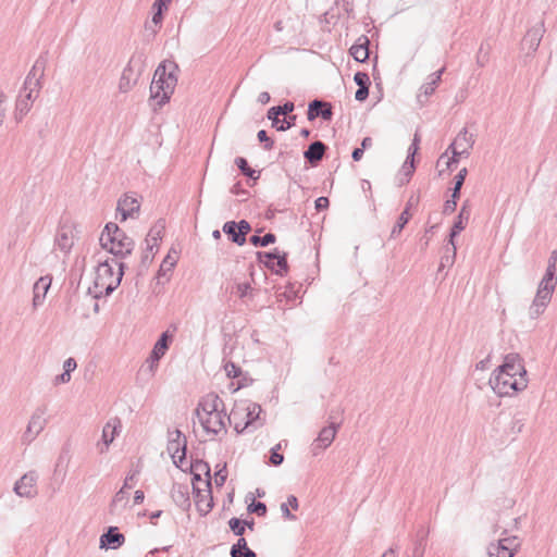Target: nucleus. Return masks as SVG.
Here are the masks:
<instances>
[{
	"mask_svg": "<svg viewBox=\"0 0 557 557\" xmlns=\"http://www.w3.org/2000/svg\"><path fill=\"white\" fill-rule=\"evenodd\" d=\"M295 120H296L295 115L288 116V119L281 117V121H280L281 124L278 125V123H277L275 127L277 131H281V132L287 131L295 124Z\"/></svg>",
	"mask_w": 557,
	"mask_h": 557,
	"instance_id": "c03bdc74",
	"label": "nucleus"
},
{
	"mask_svg": "<svg viewBox=\"0 0 557 557\" xmlns=\"http://www.w3.org/2000/svg\"><path fill=\"white\" fill-rule=\"evenodd\" d=\"M177 332L176 325H171L166 331H164L158 342L154 344L153 349L151 351L150 358L153 362H158L166 352L170 343H172L175 334Z\"/></svg>",
	"mask_w": 557,
	"mask_h": 557,
	"instance_id": "2eb2a0df",
	"label": "nucleus"
},
{
	"mask_svg": "<svg viewBox=\"0 0 557 557\" xmlns=\"http://www.w3.org/2000/svg\"><path fill=\"white\" fill-rule=\"evenodd\" d=\"M46 414V408H39L33 413L24 433L25 441L32 442L45 429L47 422Z\"/></svg>",
	"mask_w": 557,
	"mask_h": 557,
	"instance_id": "ddd939ff",
	"label": "nucleus"
},
{
	"mask_svg": "<svg viewBox=\"0 0 557 557\" xmlns=\"http://www.w3.org/2000/svg\"><path fill=\"white\" fill-rule=\"evenodd\" d=\"M163 90H161V86L153 78L150 85V99L156 101L159 107L164 104L168 100H162Z\"/></svg>",
	"mask_w": 557,
	"mask_h": 557,
	"instance_id": "4c0bfd02",
	"label": "nucleus"
},
{
	"mask_svg": "<svg viewBox=\"0 0 557 557\" xmlns=\"http://www.w3.org/2000/svg\"><path fill=\"white\" fill-rule=\"evenodd\" d=\"M51 277L49 276H42L37 280V282L34 285V298H33V305L34 307H37L40 305L50 288L51 285Z\"/></svg>",
	"mask_w": 557,
	"mask_h": 557,
	"instance_id": "4be33fe9",
	"label": "nucleus"
},
{
	"mask_svg": "<svg viewBox=\"0 0 557 557\" xmlns=\"http://www.w3.org/2000/svg\"><path fill=\"white\" fill-rule=\"evenodd\" d=\"M337 433V429L334 424L327 425L323 428L317 440L314 441L313 447L314 449L323 450L327 448L334 441Z\"/></svg>",
	"mask_w": 557,
	"mask_h": 557,
	"instance_id": "aec40b11",
	"label": "nucleus"
},
{
	"mask_svg": "<svg viewBox=\"0 0 557 557\" xmlns=\"http://www.w3.org/2000/svg\"><path fill=\"white\" fill-rule=\"evenodd\" d=\"M125 233L113 222L106 224L100 235V244H124Z\"/></svg>",
	"mask_w": 557,
	"mask_h": 557,
	"instance_id": "f3484780",
	"label": "nucleus"
},
{
	"mask_svg": "<svg viewBox=\"0 0 557 557\" xmlns=\"http://www.w3.org/2000/svg\"><path fill=\"white\" fill-rule=\"evenodd\" d=\"M257 137L259 141L264 143V149L270 150L273 147V140L269 138L267 132L264 129H261L258 132Z\"/></svg>",
	"mask_w": 557,
	"mask_h": 557,
	"instance_id": "de8ad7c7",
	"label": "nucleus"
},
{
	"mask_svg": "<svg viewBox=\"0 0 557 557\" xmlns=\"http://www.w3.org/2000/svg\"><path fill=\"white\" fill-rule=\"evenodd\" d=\"M143 72V62L140 57H132L126 67L123 70L120 82L119 90L121 92H128L136 84Z\"/></svg>",
	"mask_w": 557,
	"mask_h": 557,
	"instance_id": "1a4fd4ad",
	"label": "nucleus"
},
{
	"mask_svg": "<svg viewBox=\"0 0 557 557\" xmlns=\"http://www.w3.org/2000/svg\"><path fill=\"white\" fill-rule=\"evenodd\" d=\"M250 286L248 284H239L237 286V295L239 297H244L247 295L248 290H249Z\"/></svg>",
	"mask_w": 557,
	"mask_h": 557,
	"instance_id": "4d7b16f0",
	"label": "nucleus"
},
{
	"mask_svg": "<svg viewBox=\"0 0 557 557\" xmlns=\"http://www.w3.org/2000/svg\"><path fill=\"white\" fill-rule=\"evenodd\" d=\"M456 201H457V199H454L453 197H451V199L447 200L444 205V212L445 213L454 212L456 209Z\"/></svg>",
	"mask_w": 557,
	"mask_h": 557,
	"instance_id": "5fc2aeb1",
	"label": "nucleus"
},
{
	"mask_svg": "<svg viewBox=\"0 0 557 557\" xmlns=\"http://www.w3.org/2000/svg\"><path fill=\"white\" fill-rule=\"evenodd\" d=\"M140 208L139 201L125 195L123 198H120L116 206V216L120 215V220L126 221L128 218H134L135 214L138 213Z\"/></svg>",
	"mask_w": 557,
	"mask_h": 557,
	"instance_id": "dca6fc26",
	"label": "nucleus"
},
{
	"mask_svg": "<svg viewBox=\"0 0 557 557\" xmlns=\"http://www.w3.org/2000/svg\"><path fill=\"white\" fill-rule=\"evenodd\" d=\"M250 224L246 220L230 221L223 225V232L234 244H245L246 235L250 232Z\"/></svg>",
	"mask_w": 557,
	"mask_h": 557,
	"instance_id": "f8f14e48",
	"label": "nucleus"
},
{
	"mask_svg": "<svg viewBox=\"0 0 557 557\" xmlns=\"http://www.w3.org/2000/svg\"><path fill=\"white\" fill-rule=\"evenodd\" d=\"M153 9L156 10V12L153 13V16H152V23L158 25L162 21V12H163V10L160 9V8H153Z\"/></svg>",
	"mask_w": 557,
	"mask_h": 557,
	"instance_id": "6e6d98bb",
	"label": "nucleus"
},
{
	"mask_svg": "<svg viewBox=\"0 0 557 557\" xmlns=\"http://www.w3.org/2000/svg\"><path fill=\"white\" fill-rule=\"evenodd\" d=\"M77 364L76 361L73 358H69L64 362V372L57 376L55 382L57 383H67L71 380V372H73L76 369Z\"/></svg>",
	"mask_w": 557,
	"mask_h": 557,
	"instance_id": "72a5a7b5",
	"label": "nucleus"
},
{
	"mask_svg": "<svg viewBox=\"0 0 557 557\" xmlns=\"http://www.w3.org/2000/svg\"><path fill=\"white\" fill-rule=\"evenodd\" d=\"M369 96V87L361 86L357 89L355 98L358 101H364Z\"/></svg>",
	"mask_w": 557,
	"mask_h": 557,
	"instance_id": "3c124183",
	"label": "nucleus"
},
{
	"mask_svg": "<svg viewBox=\"0 0 557 557\" xmlns=\"http://www.w3.org/2000/svg\"><path fill=\"white\" fill-rule=\"evenodd\" d=\"M224 404L214 393H209L200 400L197 418L208 434H219L224 429Z\"/></svg>",
	"mask_w": 557,
	"mask_h": 557,
	"instance_id": "7ed1b4c3",
	"label": "nucleus"
},
{
	"mask_svg": "<svg viewBox=\"0 0 557 557\" xmlns=\"http://www.w3.org/2000/svg\"><path fill=\"white\" fill-rule=\"evenodd\" d=\"M144 497L145 496H144V492L143 491H136L135 492V496H134V502L136 504H139V503H141L144 500Z\"/></svg>",
	"mask_w": 557,
	"mask_h": 557,
	"instance_id": "69168bd1",
	"label": "nucleus"
},
{
	"mask_svg": "<svg viewBox=\"0 0 557 557\" xmlns=\"http://www.w3.org/2000/svg\"><path fill=\"white\" fill-rule=\"evenodd\" d=\"M228 525L231 528V530L236 534V535H243L244 532H245V528H246V522L245 521H242L237 518H232L230 521H228Z\"/></svg>",
	"mask_w": 557,
	"mask_h": 557,
	"instance_id": "79ce46f5",
	"label": "nucleus"
},
{
	"mask_svg": "<svg viewBox=\"0 0 557 557\" xmlns=\"http://www.w3.org/2000/svg\"><path fill=\"white\" fill-rule=\"evenodd\" d=\"M191 473L194 494L211 491L210 469L207 463L197 461L191 466Z\"/></svg>",
	"mask_w": 557,
	"mask_h": 557,
	"instance_id": "9b49d317",
	"label": "nucleus"
},
{
	"mask_svg": "<svg viewBox=\"0 0 557 557\" xmlns=\"http://www.w3.org/2000/svg\"><path fill=\"white\" fill-rule=\"evenodd\" d=\"M227 478V470L226 465H222L221 468H219L213 476V481L216 487H222L226 481Z\"/></svg>",
	"mask_w": 557,
	"mask_h": 557,
	"instance_id": "a19ab883",
	"label": "nucleus"
},
{
	"mask_svg": "<svg viewBox=\"0 0 557 557\" xmlns=\"http://www.w3.org/2000/svg\"><path fill=\"white\" fill-rule=\"evenodd\" d=\"M239 549H249L247 546V542L244 537H240L237 543L232 547V556H235V554H239Z\"/></svg>",
	"mask_w": 557,
	"mask_h": 557,
	"instance_id": "8fccbe9b",
	"label": "nucleus"
},
{
	"mask_svg": "<svg viewBox=\"0 0 557 557\" xmlns=\"http://www.w3.org/2000/svg\"><path fill=\"white\" fill-rule=\"evenodd\" d=\"M354 81L355 83L361 87V86H366V87H369L370 85V78H369V75L364 72H357L354 76Z\"/></svg>",
	"mask_w": 557,
	"mask_h": 557,
	"instance_id": "49530a36",
	"label": "nucleus"
},
{
	"mask_svg": "<svg viewBox=\"0 0 557 557\" xmlns=\"http://www.w3.org/2000/svg\"><path fill=\"white\" fill-rule=\"evenodd\" d=\"M271 97H270V94L267 92V91H262L259 94L258 96V101L261 103V104H267L269 101H270Z\"/></svg>",
	"mask_w": 557,
	"mask_h": 557,
	"instance_id": "bf43d9fd",
	"label": "nucleus"
},
{
	"mask_svg": "<svg viewBox=\"0 0 557 557\" xmlns=\"http://www.w3.org/2000/svg\"><path fill=\"white\" fill-rule=\"evenodd\" d=\"M445 71V67L441 69L440 71L435 72V73H432L430 76H429V82H426L425 84H423L421 87H420V92L418 94L417 96V99L420 103H423L424 101L422 100V97H424L425 99H428V97H430L431 95H433V92L435 91V89L437 88L441 79H442V75Z\"/></svg>",
	"mask_w": 557,
	"mask_h": 557,
	"instance_id": "6ab92c4d",
	"label": "nucleus"
},
{
	"mask_svg": "<svg viewBox=\"0 0 557 557\" xmlns=\"http://www.w3.org/2000/svg\"><path fill=\"white\" fill-rule=\"evenodd\" d=\"M168 450L176 465L184 459L185 446H181L180 442L174 441L170 443L168 446Z\"/></svg>",
	"mask_w": 557,
	"mask_h": 557,
	"instance_id": "f704fd0d",
	"label": "nucleus"
},
{
	"mask_svg": "<svg viewBox=\"0 0 557 557\" xmlns=\"http://www.w3.org/2000/svg\"><path fill=\"white\" fill-rule=\"evenodd\" d=\"M121 426V421L117 418H112L106 423L102 430V441L106 447H108L114 441L115 435L119 433Z\"/></svg>",
	"mask_w": 557,
	"mask_h": 557,
	"instance_id": "393cba45",
	"label": "nucleus"
},
{
	"mask_svg": "<svg viewBox=\"0 0 557 557\" xmlns=\"http://www.w3.org/2000/svg\"><path fill=\"white\" fill-rule=\"evenodd\" d=\"M164 232H165V223H164V221L159 220L149 230L147 237H146L147 244H149L150 242L152 244H156L158 240H162Z\"/></svg>",
	"mask_w": 557,
	"mask_h": 557,
	"instance_id": "c85d7f7f",
	"label": "nucleus"
},
{
	"mask_svg": "<svg viewBox=\"0 0 557 557\" xmlns=\"http://www.w3.org/2000/svg\"><path fill=\"white\" fill-rule=\"evenodd\" d=\"M474 145V136L468 132L466 127H463L455 140L449 145L446 152L441 156V159L447 156L448 151H451V158L447 161V165L449 166L451 163H457L458 158L461 156H469L470 149H472Z\"/></svg>",
	"mask_w": 557,
	"mask_h": 557,
	"instance_id": "6e6552de",
	"label": "nucleus"
},
{
	"mask_svg": "<svg viewBox=\"0 0 557 557\" xmlns=\"http://www.w3.org/2000/svg\"><path fill=\"white\" fill-rule=\"evenodd\" d=\"M258 258L261 263L277 274H283L287 270L285 255H281L276 250L274 252H259Z\"/></svg>",
	"mask_w": 557,
	"mask_h": 557,
	"instance_id": "4468645a",
	"label": "nucleus"
},
{
	"mask_svg": "<svg viewBox=\"0 0 557 557\" xmlns=\"http://www.w3.org/2000/svg\"><path fill=\"white\" fill-rule=\"evenodd\" d=\"M360 44L354 45L350 48L351 57L358 62H364L369 58V39L367 37H362L359 39Z\"/></svg>",
	"mask_w": 557,
	"mask_h": 557,
	"instance_id": "cd10ccee",
	"label": "nucleus"
},
{
	"mask_svg": "<svg viewBox=\"0 0 557 557\" xmlns=\"http://www.w3.org/2000/svg\"><path fill=\"white\" fill-rule=\"evenodd\" d=\"M363 151H364V150H363L361 147H360V148H356V149L352 151V154H351L352 159H354L355 161H359V160H361V158H362V156H363Z\"/></svg>",
	"mask_w": 557,
	"mask_h": 557,
	"instance_id": "680f3d73",
	"label": "nucleus"
},
{
	"mask_svg": "<svg viewBox=\"0 0 557 557\" xmlns=\"http://www.w3.org/2000/svg\"><path fill=\"white\" fill-rule=\"evenodd\" d=\"M469 216H470V210H468L467 206L463 205L460 210L459 216H458L459 220H458V222L455 223V225L451 230V233L449 235L450 244H454L453 240H454V236L456 235V233L463 230V227H465L463 220L467 222L469 220Z\"/></svg>",
	"mask_w": 557,
	"mask_h": 557,
	"instance_id": "473e14b6",
	"label": "nucleus"
},
{
	"mask_svg": "<svg viewBox=\"0 0 557 557\" xmlns=\"http://www.w3.org/2000/svg\"><path fill=\"white\" fill-rule=\"evenodd\" d=\"M281 449V444H277L271 451V457H270V461L272 465L274 466H278L283 462L284 460V457L282 454L278 453V450Z\"/></svg>",
	"mask_w": 557,
	"mask_h": 557,
	"instance_id": "a18cd8bd",
	"label": "nucleus"
},
{
	"mask_svg": "<svg viewBox=\"0 0 557 557\" xmlns=\"http://www.w3.org/2000/svg\"><path fill=\"white\" fill-rule=\"evenodd\" d=\"M372 146V138L364 137L361 141V148L364 150L367 148H370Z\"/></svg>",
	"mask_w": 557,
	"mask_h": 557,
	"instance_id": "0e129e2a",
	"label": "nucleus"
},
{
	"mask_svg": "<svg viewBox=\"0 0 557 557\" xmlns=\"http://www.w3.org/2000/svg\"><path fill=\"white\" fill-rule=\"evenodd\" d=\"M195 503L199 512L202 515L208 513L213 507V497L211 491L195 493Z\"/></svg>",
	"mask_w": 557,
	"mask_h": 557,
	"instance_id": "a878e982",
	"label": "nucleus"
},
{
	"mask_svg": "<svg viewBox=\"0 0 557 557\" xmlns=\"http://www.w3.org/2000/svg\"><path fill=\"white\" fill-rule=\"evenodd\" d=\"M410 216L411 214L409 213V208H406L398 216V220L392 230V238H394L396 234L401 232L404 226L408 223Z\"/></svg>",
	"mask_w": 557,
	"mask_h": 557,
	"instance_id": "58836bf2",
	"label": "nucleus"
},
{
	"mask_svg": "<svg viewBox=\"0 0 557 557\" xmlns=\"http://www.w3.org/2000/svg\"><path fill=\"white\" fill-rule=\"evenodd\" d=\"M261 242H263L262 236L259 234H255L249 238V244H261Z\"/></svg>",
	"mask_w": 557,
	"mask_h": 557,
	"instance_id": "338daca9",
	"label": "nucleus"
},
{
	"mask_svg": "<svg viewBox=\"0 0 557 557\" xmlns=\"http://www.w3.org/2000/svg\"><path fill=\"white\" fill-rule=\"evenodd\" d=\"M262 240L261 244H274L276 237L273 233H267L262 236Z\"/></svg>",
	"mask_w": 557,
	"mask_h": 557,
	"instance_id": "13d9d810",
	"label": "nucleus"
},
{
	"mask_svg": "<svg viewBox=\"0 0 557 557\" xmlns=\"http://www.w3.org/2000/svg\"><path fill=\"white\" fill-rule=\"evenodd\" d=\"M101 545L120 546L124 542V535L116 533L114 528H111L108 533L103 534L100 539Z\"/></svg>",
	"mask_w": 557,
	"mask_h": 557,
	"instance_id": "2f4dec72",
	"label": "nucleus"
},
{
	"mask_svg": "<svg viewBox=\"0 0 557 557\" xmlns=\"http://www.w3.org/2000/svg\"><path fill=\"white\" fill-rule=\"evenodd\" d=\"M557 273V255L553 252L548 260L546 273L540 283L536 296L530 308L532 315H539L543 312L546 305L549 302L552 294L555 288V275Z\"/></svg>",
	"mask_w": 557,
	"mask_h": 557,
	"instance_id": "39448f33",
	"label": "nucleus"
},
{
	"mask_svg": "<svg viewBox=\"0 0 557 557\" xmlns=\"http://www.w3.org/2000/svg\"><path fill=\"white\" fill-rule=\"evenodd\" d=\"M176 70V64L172 62H163L157 67L154 72L153 78L161 86V90H163L162 100H169L174 91V88L177 83V77L175 75Z\"/></svg>",
	"mask_w": 557,
	"mask_h": 557,
	"instance_id": "0eeeda50",
	"label": "nucleus"
},
{
	"mask_svg": "<svg viewBox=\"0 0 557 557\" xmlns=\"http://www.w3.org/2000/svg\"><path fill=\"white\" fill-rule=\"evenodd\" d=\"M326 106V102H323L321 100H313L309 103L307 117L309 121L315 120L318 116H320V112L322 108Z\"/></svg>",
	"mask_w": 557,
	"mask_h": 557,
	"instance_id": "e433bc0d",
	"label": "nucleus"
},
{
	"mask_svg": "<svg viewBox=\"0 0 557 557\" xmlns=\"http://www.w3.org/2000/svg\"><path fill=\"white\" fill-rule=\"evenodd\" d=\"M330 205V201H329V198L326 197H319L317 200H315V209L318 211H322L324 209H326Z\"/></svg>",
	"mask_w": 557,
	"mask_h": 557,
	"instance_id": "603ef678",
	"label": "nucleus"
},
{
	"mask_svg": "<svg viewBox=\"0 0 557 557\" xmlns=\"http://www.w3.org/2000/svg\"><path fill=\"white\" fill-rule=\"evenodd\" d=\"M294 103L290 101L285 102L283 106L272 107L268 111V119L272 121L273 126L280 123L278 115H286L294 110Z\"/></svg>",
	"mask_w": 557,
	"mask_h": 557,
	"instance_id": "bb28decb",
	"label": "nucleus"
},
{
	"mask_svg": "<svg viewBox=\"0 0 557 557\" xmlns=\"http://www.w3.org/2000/svg\"><path fill=\"white\" fill-rule=\"evenodd\" d=\"M544 32L543 23L533 26L524 36L522 41L523 46L527 47L529 51L535 52L541 44Z\"/></svg>",
	"mask_w": 557,
	"mask_h": 557,
	"instance_id": "a211bd4d",
	"label": "nucleus"
},
{
	"mask_svg": "<svg viewBox=\"0 0 557 557\" xmlns=\"http://www.w3.org/2000/svg\"><path fill=\"white\" fill-rule=\"evenodd\" d=\"M332 115H333L332 108L330 104L326 103V106L324 108H322V110L320 112V116L325 121H330L332 119Z\"/></svg>",
	"mask_w": 557,
	"mask_h": 557,
	"instance_id": "864d4df0",
	"label": "nucleus"
},
{
	"mask_svg": "<svg viewBox=\"0 0 557 557\" xmlns=\"http://www.w3.org/2000/svg\"><path fill=\"white\" fill-rule=\"evenodd\" d=\"M492 389L500 397H511L528 386V372L523 359L516 352L506 355L490 377Z\"/></svg>",
	"mask_w": 557,
	"mask_h": 557,
	"instance_id": "f257e3e1",
	"label": "nucleus"
},
{
	"mask_svg": "<svg viewBox=\"0 0 557 557\" xmlns=\"http://www.w3.org/2000/svg\"><path fill=\"white\" fill-rule=\"evenodd\" d=\"M15 492L20 496L30 497L36 494V478L34 474H25L15 485Z\"/></svg>",
	"mask_w": 557,
	"mask_h": 557,
	"instance_id": "412c9836",
	"label": "nucleus"
},
{
	"mask_svg": "<svg viewBox=\"0 0 557 557\" xmlns=\"http://www.w3.org/2000/svg\"><path fill=\"white\" fill-rule=\"evenodd\" d=\"M519 547L520 540L515 535H509L490 544L487 554L488 557H513Z\"/></svg>",
	"mask_w": 557,
	"mask_h": 557,
	"instance_id": "9d476101",
	"label": "nucleus"
},
{
	"mask_svg": "<svg viewBox=\"0 0 557 557\" xmlns=\"http://www.w3.org/2000/svg\"><path fill=\"white\" fill-rule=\"evenodd\" d=\"M287 503H288V505H292L293 509L296 510L298 508V500L295 496H289L287 499Z\"/></svg>",
	"mask_w": 557,
	"mask_h": 557,
	"instance_id": "774afa93",
	"label": "nucleus"
},
{
	"mask_svg": "<svg viewBox=\"0 0 557 557\" xmlns=\"http://www.w3.org/2000/svg\"><path fill=\"white\" fill-rule=\"evenodd\" d=\"M325 150L326 146L322 141L318 140L310 144L304 156L309 163L317 164L320 160H322Z\"/></svg>",
	"mask_w": 557,
	"mask_h": 557,
	"instance_id": "b1692460",
	"label": "nucleus"
},
{
	"mask_svg": "<svg viewBox=\"0 0 557 557\" xmlns=\"http://www.w3.org/2000/svg\"><path fill=\"white\" fill-rule=\"evenodd\" d=\"M224 371L228 377H238L242 374V370L233 362H226L224 366Z\"/></svg>",
	"mask_w": 557,
	"mask_h": 557,
	"instance_id": "37998d69",
	"label": "nucleus"
},
{
	"mask_svg": "<svg viewBox=\"0 0 557 557\" xmlns=\"http://www.w3.org/2000/svg\"><path fill=\"white\" fill-rule=\"evenodd\" d=\"M45 75V61L38 59L27 74L23 91L16 102V119L21 120L30 110L34 100L41 88V79Z\"/></svg>",
	"mask_w": 557,
	"mask_h": 557,
	"instance_id": "20e7f679",
	"label": "nucleus"
},
{
	"mask_svg": "<svg viewBox=\"0 0 557 557\" xmlns=\"http://www.w3.org/2000/svg\"><path fill=\"white\" fill-rule=\"evenodd\" d=\"M180 258V252L175 248H171L166 257L163 259L160 265V273L165 274L174 268Z\"/></svg>",
	"mask_w": 557,
	"mask_h": 557,
	"instance_id": "c756f323",
	"label": "nucleus"
},
{
	"mask_svg": "<svg viewBox=\"0 0 557 557\" xmlns=\"http://www.w3.org/2000/svg\"><path fill=\"white\" fill-rule=\"evenodd\" d=\"M467 169L463 168L461 169L458 174L455 176L454 181H455V186L453 188V194H451V197L454 199H458L459 198V195H460V189L465 183V180H466V176H467Z\"/></svg>",
	"mask_w": 557,
	"mask_h": 557,
	"instance_id": "ea45409f",
	"label": "nucleus"
},
{
	"mask_svg": "<svg viewBox=\"0 0 557 557\" xmlns=\"http://www.w3.org/2000/svg\"><path fill=\"white\" fill-rule=\"evenodd\" d=\"M81 231L73 224H64L58 232L57 242L58 244L71 242L73 244L75 240H81L82 238L78 236Z\"/></svg>",
	"mask_w": 557,
	"mask_h": 557,
	"instance_id": "5701e85b",
	"label": "nucleus"
},
{
	"mask_svg": "<svg viewBox=\"0 0 557 557\" xmlns=\"http://www.w3.org/2000/svg\"><path fill=\"white\" fill-rule=\"evenodd\" d=\"M172 0H156V2L153 3V8H160L162 10L166 9L168 8V4L171 2Z\"/></svg>",
	"mask_w": 557,
	"mask_h": 557,
	"instance_id": "e2e57ef3",
	"label": "nucleus"
},
{
	"mask_svg": "<svg viewBox=\"0 0 557 557\" xmlns=\"http://www.w3.org/2000/svg\"><path fill=\"white\" fill-rule=\"evenodd\" d=\"M261 408L258 404L249 400H240L232 408L228 420L237 432H243L258 419Z\"/></svg>",
	"mask_w": 557,
	"mask_h": 557,
	"instance_id": "423d86ee",
	"label": "nucleus"
},
{
	"mask_svg": "<svg viewBox=\"0 0 557 557\" xmlns=\"http://www.w3.org/2000/svg\"><path fill=\"white\" fill-rule=\"evenodd\" d=\"M235 164L238 166V169L242 171V173L246 176H248L251 180H258L259 178V172L252 170L249 168L247 160L243 157H237L235 159Z\"/></svg>",
	"mask_w": 557,
	"mask_h": 557,
	"instance_id": "c9c22d12",
	"label": "nucleus"
},
{
	"mask_svg": "<svg viewBox=\"0 0 557 557\" xmlns=\"http://www.w3.org/2000/svg\"><path fill=\"white\" fill-rule=\"evenodd\" d=\"M418 143H419V137H418V134H416L414 138H413V141H412V144L410 145V147L408 149V153L409 154H408L407 160L405 161V164H404V171H405L406 175H411L413 170H414L413 156H414V153L418 150Z\"/></svg>",
	"mask_w": 557,
	"mask_h": 557,
	"instance_id": "7c9ffc66",
	"label": "nucleus"
},
{
	"mask_svg": "<svg viewBox=\"0 0 557 557\" xmlns=\"http://www.w3.org/2000/svg\"><path fill=\"white\" fill-rule=\"evenodd\" d=\"M232 557H256V554L251 549H239V554Z\"/></svg>",
	"mask_w": 557,
	"mask_h": 557,
	"instance_id": "052dcab7",
	"label": "nucleus"
},
{
	"mask_svg": "<svg viewBox=\"0 0 557 557\" xmlns=\"http://www.w3.org/2000/svg\"><path fill=\"white\" fill-rule=\"evenodd\" d=\"M251 512L257 513L258 516H264L267 512V506L263 503H252L249 508Z\"/></svg>",
	"mask_w": 557,
	"mask_h": 557,
	"instance_id": "09e8293b",
	"label": "nucleus"
},
{
	"mask_svg": "<svg viewBox=\"0 0 557 557\" xmlns=\"http://www.w3.org/2000/svg\"><path fill=\"white\" fill-rule=\"evenodd\" d=\"M107 247L101 246L98 252V265L95 269L88 287L89 293L95 298L109 295L120 285L123 276L122 264L116 258L121 251L114 250L113 246H111L110 250Z\"/></svg>",
	"mask_w": 557,
	"mask_h": 557,
	"instance_id": "f03ea898",
	"label": "nucleus"
}]
</instances>
